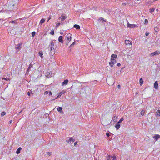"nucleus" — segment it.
<instances>
[{"label": "nucleus", "mask_w": 160, "mask_h": 160, "mask_svg": "<svg viewBox=\"0 0 160 160\" xmlns=\"http://www.w3.org/2000/svg\"><path fill=\"white\" fill-rule=\"evenodd\" d=\"M148 23V21L147 19H145V22H144V24H147Z\"/></svg>", "instance_id": "obj_39"}, {"label": "nucleus", "mask_w": 160, "mask_h": 160, "mask_svg": "<svg viewBox=\"0 0 160 160\" xmlns=\"http://www.w3.org/2000/svg\"><path fill=\"white\" fill-rule=\"evenodd\" d=\"M54 44L53 42H52L49 45V46L50 47V48L51 51L52 50H54L56 49V47H54Z\"/></svg>", "instance_id": "obj_3"}, {"label": "nucleus", "mask_w": 160, "mask_h": 160, "mask_svg": "<svg viewBox=\"0 0 160 160\" xmlns=\"http://www.w3.org/2000/svg\"><path fill=\"white\" fill-rule=\"evenodd\" d=\"M107 155V156L106 158L108 160H111V156L108 155V154Z\"/></svg>", "instance_id": "obj_25"}, {"label": "nucleus", "mask_w": 160, "mask_h": 160, "mask_svg": "<svg viewBox=\"0 0 160 160\" xmlns=\"http://www.w3.org/2000/svg\"><path fill=\"white\" fill-rule=\"evenodd\" d=\"M75 141V140L73 139L72 138V141H71V142H72V143H73V142H74Z\"/></svg>", "instance_id": "obj_48"}, {"label": "nucleus", "mask_w": 160, "mask_h": 160, "mask_svg": "<svg viewBox=\"0 0 160 160\" xmlns=\"http://www.w3.org/2000/svg\"><path fill=\"white\" fill-rule=\"evenodd\" d=\"M45 116L46 117H48V116H49V114H47V113H46L45 114Z\"/></svg>", "instance_id": "obj_53"}, {"label": "nucleus", "mask_w": 160, "mask_h": 160, "mask_svg": "<svg viewBox=\"0 0 160 160\" xmlns=\"http://www.w3.org/2000/svg\"><path fill=\"white\" fill-rule=\"evenodd\" d=\"M111 160H116V158L115 156H111Z\"/></svg>", "instance_id": "obj_28"}, {"label": "nucleus", "mask_w": 160, "mask_h": 160, "mask_svg": "<svg viewBox=\"0 0 160 160\" xmlns=\"http://www.w3.org/2000/svg\"><path fill=\"white\" fill-rule=\"evenodd\" d=\"M123 120V118H121L119 121L118 122L119 123H120Z\"/></svg>", "instance_id": "obj_37"}, {"label": "nucleus", "mask_w": 160, "mask_h": 160, "mask_svg": "<svg viewBox=\"0 0 160 160\" xmlns=\"http://www.w3.org/2000/svg\"><path fill=\"white\" fill-rule=\"evenodd\" d=\"M32 66V64H30L28 68V69L27 70V72H29L30 71V68Z\"/></svg>", "instance_id": "obj_21"}, {"label": "nucleus", "mask_w": 160, "mask_h": 160, "mask_svg": "<svg viewBox=\"0 0 160 160\" xmlns=\"http://www.w3.org/2000/svg\"><path fill=\"white\" fill-rule=\"evenodd\" d=\"M14 6H15V5H14V4H13V7H14Z\"/></svg>", "instance_id": "obj_61"}, {"label": "nucleus", "mask_w": 160, "mask_h": 160, "mask_svg": "<svg viewBox=\"0 0 160 160\" xmlns=\"http://www.w3.org/2000/svg\"><path fill=\"white\" fill-rule=\"evenodd\" d=\"M72 141V137H68L67 138L66 142L68 143H71Z\"/></svg>", "instance_id": "obj_10"}, {"label": "nucleus", "mask_w": 160, "mask_h": 160, "mask_svg": "<svg viewBox=\"0 0 160 160\" xmlns=\"http://www.w3.org/2000/svg\"><path fill=\"white\" fill-rule=\"evenodd\" d=\"M53 51H51L50 50V54L51 55H54L55 53V52H54V51L53 50H52Z\"/></svg>", "instance_id": "obj_27"}, {"label": "nucleus", "mask_w": 160, "mask_h": 160, "mask_svg": "<svg viewBox=\"0 0 160 160\" xmlns=\"http://www.w3.org/2000/svg\"><path fill=\"white\" fill-rule=\"evenodd\" d=\"M71 41V39H70V40H67L65 39V42L67 43L66 45H68V43L70 41Z\"/></svg>", "instance_id": "obj_29"}, {"label": "nucleus", "mask_w": 160, "mask_h": 160, "mask_svg": "<svg viewBox=\"0 0 160 160\" xmlns=\"http://www.w3.org/2000/svg\"><path fill=\"white\" fill-rule=\"evenodd\" d=\"M118 87L119 88H120V85H118Z\"/></svg>", "instance_id": "obj_55"}, {"label": "nucleus", "mask_w": 160, "mask_h": 160, "mask_svg": "<svg viewBox=\"0 0 160 160\" xmlns=\"http://www.w3.org/2000/svg\"><path fill=\"white\" fill-rule=\"evenodd\" d=\"M66 92L64 90L60 92H59L58 95V97H60V96L63 94L65 93Z\"/></svg>", "instance_id": "obj_14"}, {"label": "nucleus", "mask_w": 160, "mask_h": 160, "mask_svg": "<svg viewBox=\"0 0 160 160\" xmlns=\"http://www.w3.org/2000/svg\"><path fill=\"white\" fill-rule=\"evenodd\" d=\"M67 17V16L65 15H63V14H62L61 16L59 18L60 19H61L62 21H63L66 19Z\"/></svg>", "instance_id": "obj_6"}, {"label": "nucleus", "mask_w": 160, "mask_h": 160, "mask_svg": "<svg viewBox=\"0 0 160 160\" xmlns=\"http://www.w3.org/2000/svg\"><path fill=\"white\" fill-rule=\"evenodd\" d=\"M60 97H58V96H57V97L55 99H57L58 98H59Z\"/></svg>", "instance_id": "obj_57"}, {"label": "nucleus", "mask_w": 160, "mask_h": 160, "mask_svg": "<svg viewBox=\"0 0 160 160\" xmlns=\"http://www.w3.org/2000/svg\"><path fill=\"white\" fill-rule=\"evenodd\" d=\"M58 111L62 114H64V112L62 110V107H59L57 108Z\"/></svg>", "instance_id": "obj_7"}, {"label": "nucleus", "mask_w": 160, "mask_h": 160, "mask_svg": "<svg viewBox=\"0 0 160 160\" xmlns=\"http://www.w3.org/2000/svg\"><path fill=\"white\" fill-rule=\"evenodd\" d=\"M35 34H36V32H34V31L32 33V36L34 37L35 35Z\"/></svg>", "instance_id": "obj_43"}, {"label": "nucleus", "mask_w": 160, "mask_h": 160, "mask_svg": "<svg viewBox=\"0 0 160 160\" xmlns=\"http://www.w3.org/2000/svg\"><path fill=\"white\" fill-rule=\"evenodd\" d=\"M112 61H113V62H114V64H115L116 62V60H114Z\"/></svg>", "instance_id": "obj_50"}, {"label": "nucleus", "mask_w": 160, "mask_h": 160, "mask_svg": "<svg viewBox=\"0 0 160 160\" xmlns=\"http://www.w3.org/2000/svg\"><path fill=\"white\" fill-rule=\"evenodd\" d=\"M117 57V56L116 54H112L111 56V60H114L115 59H116Z\"/></svg>", "instance_id": "obj_5"}, {"label": "nucleus", "mask_w": 160, "mask_h": 160, "mask_svg": "<svg viewBox=\"0 0 160 160\" xmlns=\"http://www.w3.org/2000/svg\"><path fill=\"white\" fill-rule=\"evenodd\" d=\"M55 41V40H53V41H52V42L53 41Z\"/></svg>", "instance_id": "obj_62"}, {"label": "nucleus", "mask_w": 160, "mask_h": 160, "mask_svg": "<svg viewBox=\"0 0 160 160\" xmlns=\"http://www.w3.org/2000/svg\"><path fill=\"white\" fill-rule=\"evenodd\" d=\"M74 27L77 29H79L80 27L79 25L77 24H75L74 25Z\"/></svg>", "instance_id": "obj_18"}, {"label": "nucleus", "mask_w": 160, "mask_h": 160, "mask_svg": "<svg viewBox=\"0 0 160 160\" xmlns=\"http://www.w3.org/2000/svg\"><path fill=\"white\" fill-rule=\"evenodd\" d=\"M71 35L70 33H68L66 36L65 39L68 40H70V39H71Z\"/></svg>", "instance_id": "obj_4"}, {"label": "nucleus", "mask_w": 160, "mask_h": 160, "mask_svg": "<svg viewBox=\"0 0 160 160\" xmlns=\"http://www.w3.org/2000/svg\"><path fill=\"white\" fill-rule=\"evenodd\" d=\"M154 31L156 32H158L159 31L158 28L157 27L154 28Z\"/></svg>", "instance_id": "obj_36"}, {"label": "nucleus", "mask_w": 160, "mask_h": 160, "mask_svg": "<svg viewBox=\"0 0 160 160\" xmlns=\"http://www.w3.org/2000/svg\"><path fill=\"white\" fill-rule=\"evenodd\" d=\"M160 54V51L157 50L154 52L151 53L150 55L151 57L154 56L156 55H158Z\"/></svg>", "instance_id": "obj_1"}, {"label": "nucleus", "mask_w": 160, "mask_h": 160, "mask_svg": "<svg viewBox=\"0 0 160 160\" xmlns=\"http://www.w3.org/2000/svg\"><path fill=\"white\" fill-rule=\"evenodd\" d=\"M98 82L97 80H95L94 82Z\"/></svg>", "instance_id": "obj_58"}, {"label": "nucleus", "mask_w": 160, "mask_h": 160, "mask_svg": "<svg viewBox=\"0 0 160 160\" xmlns=\"http://www.w3.org/2000/svg\"><path fill=\"white\" fill-rule=\"evenodd\" d=\"M6 114V112L4 111H3L1 113V117H2V116H4Z\"/></svg>", "instance_id": "obj_31"}, {"label": "nucleus", "mask_w": 160, "mask_h": 160, "mask_svg": "<svg viewBox=\"0 0 160 160\" xmlns=\"http://www.w3.org/2000/svg\"><path fill=\"white\" fill-rule=\"evenodd\" d=\"M52 95V92L51 91H50L49 92V96L51 95Z\"/></svg>", "instance_id": "obj_49"}, {"label": "nucleus", "mask_w": 160, "mask_h": 160, "mask_svg": "<svg viewBox=\"0 0 160 160\" xmlns=\"http://www.w3.org/2000/svg\"><path fill=\"white\" fill-rule=\"evenodd\" d=\"M22 148L21 147H19L16 151V153L17 154H19L20 153L21 151L22 150Z\"/></svg>", "instance_id": "obj_19"}, {"label": "nucleus", "mask_w": 160, "mask_h": 160, "mask_svg": "<svg viewBox=\"0 0 160 160\" xmlns=\"http://www.w3.org/2000/svg\"><path fill=\"white\" fill-rule=\"evenodd\" d=\"M77 143V142H75L74 143V145L75 146V145H76Z\"/></svg>", "instance_id": "obj_54"}, {"label": "nucleus", "mask_w": 160, "mask_h": 160, "mask_svg": "<svg viewBox=\"0 0 160 160\" xmlns=\"http://www.w3.org/2000/svg\"><path fill=\"white\" fill-rule=\"evenodd\" d=\"M150 13H152L154 12V11L155 10V8H151V9H150Z\"/></svg>", "instance_id": "obj_32"}, {"label": "nucleus", "mask_w": 160, "mask_h": 160, "mask_svg": "<svg viewBox=\"0 0 160 160\" xmlns=\"http://www.w3.org/2000/svg\"><path fill=\"white\" fill-rule=\"evenodd\" d=\"M117 118L116 117H114V118H113V121L115 122H116L117 120Z\"/></svg>", "instance_id": "obj_40"}, {"label": "nucleus", "mask_w": 160, "mask_h": 160, "mask_svg": "<svg viewBox=\"0 0 160 160\" xmlns=\"http://www.w3.org/2000/svg\"><path fill=\"white\" fill-rule=\"evenodd\" d=\"M125 43L126 45L128 44H132V42L128 40H125Z\"/></svg>", "instance_id": "obj_17"}, {"label": "nucleus", "mask_w": 160, "mask_h": 160, "mask_svg": "<svg viewBox=\"0 0 160 160\" xmlns=\"http://www.w3.org/2000/svg\"><path fill=\"white\" fill-rule=\"evenodd\" d=\"M51 19V17L50 16L48 17V21L50 19Z\"/></svg>", "instance_id": "obj_51"}, {"label": "nucleus", "mask_w": 160, "mask_h": 160, "mask_svg": "<svg viewBox=\"0 0 160 160\" xmlns=\"http://www.w3.org/2000/svg\"><path fill=\"white\" fill-rule=\"evenodd\" d=\"M68 79L65 80L62 82V86L66 85L68 83Z\"/></svg>", "instance_id": "obj_13"}, {"label": "nucleus", "mask_w": 160, "mask_h": 160, "mask_svg": "<svg viewBox=\"0 0 160 160\" xmlns=\"http://www.w3.org/2000/svg\"><path fill=\"white\" fill-rule=\"evenodd\" d=\"M46 154L48 156H50L52 154V152H47L46 153Z\"/></svg>", "instance_id": "obj_33"}, {"label": "nucleus", "mask_w": 160, "mask_h": 160, "mask_svg": "<svg viewBox=\"0 0 160 160\" xmlns=\"http://www.w3.org/2000/svg\"><path fill=\"white\" fill-rule=\"evenodd\" d=\"M60 24V23H57L56 24V28H57Z\"/></svg>", "instance_id": "obj_41"}, {"label": "nucleus", "mask_w": 160, "mask_h": 160, "mask_svg": "<svg viewBox=\"0 0 160 160\" xmlns=\"http://www.w3.org/2000/svg\"><path fill=\"white\" fill-rule=\"evenodd\" d=\"M109 133H110L109 132H106V135L108 137H109L110 136Z\"/></svg>", "instance_id": "obj_44"}, {"label": "nucleus", "mask_w": 160, "mask_h": 160, "mask_svg": "<svg viewBox=\"0 0 160 160\" xmlns=\"http://www.w3.org/2000/svg\"><path fill=\"white\" fill-rule=\"evenodd\" d=\"M98 22H100L102 21V22L104 23V22H106V20L104 19V18H99L98 19Z\"/></svg>", "instance_id": "obj_9"}, {"label": "nucleus", "mask_w": 160, "mask_h": 160, "mask_svg": "<svg viewBox=\"0 0 160 160\" xmlns=\"http://www.w3.org/2000/svg\"><path fill=\"white\" fill-rule=\"evenodd\" d=\"M31 93V94H33V93H32V92L31 90H29L28 92V95L29 96H30Z\"/></svg>", "instance_id": "obj_30"}, {"label": "nucleus", "mask_w": 160, "mask_h": 160, "mask_svg": "<svg viewBox=\"0 0 160 160\" xmlns=\"http://www.w3.org/2000/svg\"><path fill=\"white\" fill-rule=\"evenodd\" d=\"M153 138L156 141H157L160 138V136L158 134H156L155 136H153Z\"/></svg>", "instance_id": "obj_8"}, {"label": "nucleus", "mask_w": 160, "mask_h": 160, "mask_svg": "<svg viewBox=\"0 0 160 160\" xmlns=\"http://www.w3.org/2000/svg\"><path fill=\"white\" fill-rule=\"evenodd\" d=\"M9 23L16 24L17 22H16V21H11L9 22Z\"/></svg>", "instance_id": "obj_34"}, {"label": "nucleus", "mask_w": 160, "mask_h": 160, "mask_svg": "<svg viewBox=\"0 0 160 160\" xmlns=\"http://www.w3.org/2000/svg\"><path fill=\"white\" fill-rule=\"evenodd\" d=\"M109 64L111 67H112L114 64L113 61H111L109 62Z\"/></svg>", "instance_id": "obj_23"}, {"label": "nucleus", "mask_w": 160, "mask_h": 160, "mask_svg": "<svg viewBox=\"0 0 160 160\" xmlns=\"http://www.w3.org/2000/svg\"><path fill=\"white\" fill-rule=\"evenodd\" d=\"M38 54L41 57V58H43V53L42 52L39 51L38 52Z\"/></svg>", "instance_id": "obj_22"}, {"label": "nucleus", "mask_w": 160, "mask_h": 160, "mask_svg": "<svg viewBox=\"0 0 160 160\" xmlns=\"http://www.w3.org/2000/svg\"><path fill=\"white\" fill-rule=\"evenodd\" d=\"M12 122V120H11L9 122V123L10 124H11Z\"/></svg>", "instance_id": "obj_56"}, {"label": "nucleus", "mask_w": 160, "mask_h": 160, "mask_svg": "<svg viewBox=\"0 0 160 160\" xmlns=\"http://www.w3.org/2000/svg\"><path fill=\"white\" fill-rule=\"evenodd\" d=\"M117 66H118V67H119V66H121V64L119 63H118L117 64Z\"/></svg>", "instance_id": "obj_47"}, {"label": "nucleus", "mask_w": 160, "mask_h": 160, "mask_svg": "<svg viewBox=\"0 0 160 160\" xmlns=\"http://www.w3.org/2000/svg\"><path fill=\"white\" fill-rule=\"evenodd\" d=\"M22 111V110H21V111H20V112H19V114H20Z\"/></svg>", "instance_id": "obj_59"}, {"label": "nucleus", "mask_w": 160, "mask_h": 160, "mask_svg": "<svg viewBox=\"0 0 160 160\" xmlns=\"http://www.w3.org/2000/svg\"><path fill=\"white\" fill-rule=\"evenodd\" d=\"M48 93V91H46L44 92V94L45 95H47Z\"/></svg>", "instance_id": "obj_45"}, {"label": "nucleus", "mask_w": 160, "mask_h": 160, "mask_svg": "<svg viewBox=\"0 0 160 160\" xmlns=\"http://www.w3.org/2000/svg\"><path fill=\"white\" fill-rule=\"evenodd\" d=\"M16 49H18L19 50H20L21 48V44H19L17 45V46L15 48Z\"/></svg>", "instance_id": "obj_24"}, {"label": "nucleus", "mask_w": 160, "mask_h": 160, "mask_svg": "<svg viewBox=\"0 0 160 160\" xmlns=\"http://www.w3.org/2000/svg\"><path fill=\"white\" fill-rule=\"evenodd\" d=\"M45 22V19L43 18H42L40 21V24H42Z\"/></svg>", "instance_id": "obj_26"}, {"label": "nucleus", "mask_w": 160, "mask_h": 160, "mask_svg": "<svg viewBox=\"0 0 160 160\" xmlns=\"http://www.w3.org/2000/svg\"><path fill=\"white\" fill-rule=\"evenodd\" d=\"M50 34L51 35H54V32L53 30H52L50 33Z\"/></svg>", "instance_id": "obj_35"}, {"label": "nucleus", "mask_w": 160, "mask_h": 160, "mask_svg": "<svg viewBox=\"0 0 160 160\" xmlns=\"http://www.w3.org/2000/svg\"><path fill=\"white\" fill-rule=\"evenodd\" d=\"M58 41L62 43H63V37L62 36H59L58 38Z\"/></svg>", "instance_id": "obj_12"}, {"label": "nucleus", "mask_w": 160, "mask_h": 160, "mask_svg": "<svg viewBox=\"0 0 160 160\" xmlns=\"http://www.w3.org/2000/svg\"><path fill=\"white\" fill-rule=\"evenodd\" d=\"M127 26L129 28H133L138 27V26L136 24H131L129 23H128Z\"/></svg>", "instance_id": "obj_2"}, {"label": "nucleus", "mask_w": 160, "mask_h": 160, "mask_svg": "<svg viewBox=\"0 0 160 160\" xmlns=\"http://www.w3.org/2000/svg\"><path fill=\"white\" fill-rule=\"evenodd\" d=\"M149 34V33L148 32H146L145 33V35L146 36H148Z\"/></svg>", "instance_id": "obj_46"}, {"label": "nucleus", "mask_w": 160, "mask_h": 160, "mask_svg": "<svg viewBox=\"0 0 160 160\" xmlns=\"http://www.w3.org/2000/svg\"><path fill=\"white\" fill-rule=\"evenodd\" d=\"M138 92H136V94H138Z\"/></svg>", "instance_id": "obj_60"}, {"label": "nucleus", "mask_w": 160, "mask_h": 160, "mask_svg": "<svg viewBox=\"0 0 160 160\" xmlns=\"http://www.w3.org/2000/svg\"><path fill=\"white\" fill-rule=\"evenodd\" d=\"M120 123L118 122H117L115 125V127L116 128L117 130L118 129L120 126Z\"/></svg>", "instance_id": "obj_15"}, {"label": "nucleus", "mask_w": 160, "mask_h": 160, "mask_svg": "<svg viewBox=\"0 0 160 160\" xmlns=\"http://www.w3.org/2000/svg\"><path fill=\"white\" fill-rule=\"evenodd\" d=\"M141 114L142 115H143L144 114V113H145V111H144L143 110H142L141 112Z\"/></svg>", "instance_id": "obj_38"}, {"label": "nucleus", "mask_w": 160, "mask_h": 160, "mask_svg": "<svg viewBox=\"0 0 160 160\" xmlns=\"http://www.w3.org/2000/svg\"><path fill=\"white\" fill-rule=\"evenodd\" d=\"M155 115L156 116V117H160V110H158L157 111Z\"/></svg>", "instance_id": "obj_16"}, {"label": "nucleus", "mask_w": 160, "mask_h": 160, "mask_svg": "<svg viewBox=\"0 0 160 160\" xmlns=\"http://www.w3.org/2000/svg\"><path fill=\"white\" fill-rule=\"evenodd\" d=\"M75 43H76V42H73L71 45L69 47V48L70 47H72L75 44Z\"/></svg>", "instance_id": "obj_42"}, {"label": "nucleus", "mask_w": 160, "mask_h": 160, "mask_svg": "<svg viewBox=\"0 0 160 160\" xmlns=\"http://www.w3.org/2000/svg\"><path fill=\"white\" fill-rule=\"evenodd\" d=\"M154 88L156 89H158V84L157 81H156L154 83Z\"/></svg>", "instance_id": "obj_11"}, {"label": "nucleus", "mask_w": 160, "mask_h": 160, "mask_svg": "<svg viewBox=\"0 0 160 160\" xmlns=\"http://www.w3.org/2000/svg\"><path fill=\"white\" fill-rule=\"evenodd\" d=\"M3 79H5V80H10V79L9 78H8V79H6L5 78H3Z\"/></svg>", "instance_id": "obj_52"}, {"label": "nucleus", "mask_w": 160, "mask_h": 160, "mask_svg": "<svg viewBox=\"0 0 160 160\" xmlns=\"http://www.w3.org/2000/svg\"><path fill=\"white\" fill-rule=\"evenodd\" d=\"M140 84L141 86H142L143 83V80L142 78H141L139 79Z\"/></svg>", "instance_id": "obj_20"}]
</instances>
